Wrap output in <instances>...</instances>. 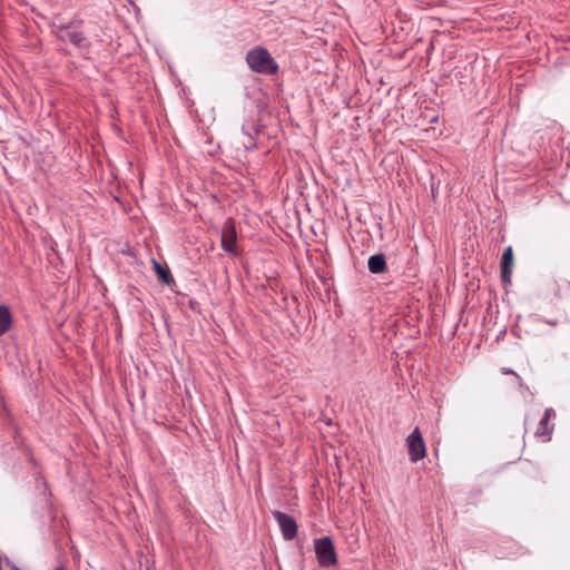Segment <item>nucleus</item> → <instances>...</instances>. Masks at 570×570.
<instances>
[{"instance_id": "obj_1", "label": "nucleus", "mask_w": 570, "mask_h": 570, "mask_svg": "<svg viewBox=\"0 0 570 570\" xmlns=\"http://www.w3.org/2000/svg\"><path fill=\"white\" fill-rule=\"evenodd\" d=\"M246 61L252 70L261 73L273 75L278 69L269 52L262 47L249 50L246 55Z\"/></svg>"}, {"instance_id": "obj_2", "label": "nucleus", "mask_w": 570, "mask_h": 570, "mask_svg": "<svg viewBox=\"0 0 570 570\" xmlns=\"http://www.w3.org/2000/svg\"><path fill=\"white\" fill-rule=\"evenodd\" d=\"M314 550L317 562L322 567H332L337 563L334 543L331 538L323 537L314 540Z\"/></svg>"}, {"instance_id": "obj_3", "label": "nucleus", "mask_w": 570, "mask_h": 570, "mask_svg": "<svg viewBox=\"0 0 570 570\" xmlns=\"http://www.w3.org/2000/svg\"><path fill=\"white\" fill-rule=\"evenodd\" d=\"M406 446L411 462L425 458L426 446L419 428H415L406 438Z\"/></svg>"}, {"instance_id": "obj_4", "label": "nucleus", "mask_w": 570, "mask_h": 570, "mask_svg": "<svg viewBox=\"0 0 570 570\" xmlns=\"http://www.w3.org/2000/svg\"><path fill=\"white\" fill-rule=\"evenodd\" d=\"M273 517L281 529L283 538L285 540H293L297 534L296 521L291 515L281 511H274Z\"/></svg>"}, {"instance_id": "obj_5", "label": "nucleus", "mask_w": 570, "mask_h": 570, "mask_svg": "<svg viewBox=\"0 0 570 570\" xmlns=\"http://www.w3.org/2000/svg\"><path fill=\"white\" fill-rule=\"evenodd\" d=\"M222 246L229 254H236V230L233 222L228 219L222 233Z\"/></svg>"}, {"instance_id": "obj_6", "label": "nucleus", "mask_w": 570, "mask_h": 570, "mask_svg": "<svg viewBox=\"0 0 570 570\" xmlns=\"http://www.w3.org/2000/svg\"><path fill=\"white\" fill-rule=\"evenodd\" d=\"M514 263L512 247H507L501 258V277L505 284L511 282L512 267Z\"/></svg>"}, {"instance_id": "obj_7", "label": "nucleus", "mask_w": 570, "mask_h": 570, "mask_svg": "<svg viewBox=\"0 0 570 570\" xmlns=\"http://www.w3.org/2000/svg\"><path fill=\"white\" fill-rule=\"evenodd\" d=\"M57 35L60 40L69 41L71 43H73L76 47H85L87 43L86 38L79 31L69 30L67 28L61 27L58 30Z\"/></svg>"}, {"instance_id": "obj_8", "label": "nucleus", "mask_w": 570, "mask_h": 570, "mask_svg": "<svg viewBox=\"0 0 570 570\" xmlns=\"http://www.w3.org/2000/svg\"><path fill=\"white\" fill-rule=\"evenodd\" d=\"M552 416H554V411L552 409H547L543 417L539 422V426L535 430V436L540 438L542 441H548L550 439L551 429L549 428V421Z\"/></svg>"}, {"instance_id": "obj_9", "label": "nucleus", "mask_w": 570, "mask_h": 570, "mask_svg": "<svg viewBox=\"0 0 570 570\" xmlns=\"http://www.w3.org/2000/svg\"><path fill=\"white\" fill-rule=\"evenodd\" d=\"M153 266H154V269L157 274V277L159 278L160 282H163L164 284H171L174 282V278L171 276V273L168 268V266L166 265H161L160 263H158L157 261H153Z\"/></svg>"}, {"instance_id": "obj_10", "label": "nucleus", "mask_w": 570, "mask_h": 570, "mask_svg": "<svg viewBox=\"0 0 570 570\" xmlns=\"http://www.w3.org/2000/svg\"><path fill=\"white\" fill-rule=\"evenodd\" d=\"M371 273L377 274L384 272L386 267L385 258L383 255H372L367 263Z\"/></svg>"}, {"instance_id": "obj_11", "label": "nucleus", "mask_w": 570, "mask_h": 570, "mask_svg": "<svg viewBox=\"0 0 570 570\" xmlns=\"http://www.w3.org/2000/svg\"><path fill=\"white\" fill-rule=\"evenodd\" d=\"M12 318L7 306H0V336L7 333L11 327Z\"/></svg>"}, {"instance_id": "obj_12", "label": "nucleus", "mask_w": 570, "mask_h": 570, "mask_svg": "<svg viewBox=\"0 0 570 570\" xmlns=\"http://www.w3.org/2000/svg\"><path fill=\"white\" fill-rule=\"evenodd\" d=\"M501 372L503 374H514L517 377H519L511 368L503 367Z\"/></svg>"}, {"instance_id": "obj_13", "label": "nucleus", "mask_w": 570, "mask_h": 570, "mask_svg": "<svg viewBox=\"0 0 570 570\" xmlns=\"http://www.w3.org/2000/svg\"><path fill=\"white\" fill-rule=\"evenodd\" d=\"M56 570H63V568H62V567H60V568H57Z\"/></svg>"}]
</instances>
